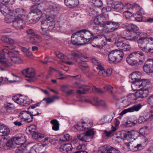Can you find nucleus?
<instances>
[{
  "label": "nucleus",
  "mask_w": 153,
  "mask_h": 153,
  "mask_svg": "<svg viewBox=\"0 0 153 153\" xmlns=\"http://www.w3.org/2000/svg\"><path fill=\"white\" fill-rule=\"evenodd\" d=\"M36 129V127L34 125H32L27 127L26 129V131L28 134L35 133Z\"/></svg>",
  "instance_id": "nucleus-47"
},
{
  "label": "nucleus",
  "mask_w": 153,
  "mask_h": 153,
  "mask_svg": "<svg viewBox=\"0 0 153 153\" xmlns=\"http://www.w3.org/2000/svg\"><path fill=\"white\" fill-rule=\"evenodd\" d=\"M24 16H17L15 15L14 18L13 27L17 30H20L22 29L25 25V22L23 19Z\"/></svg>",
  "instance_id": "nucleus-7"
},
{
  "label": "nucleus",
  "mask_w": 153,
  "mask_h": 153,
  "mask_svg": "<svg viewBox=\"0 0 153 153\" xmlns=\"http://www.w3.org/2000/svg\"><path fill=\"white\" fill-rule=\"evenodd\" d=\"M123 16L126 19H130L132 16V14L128 10L125 11L123 13Z\"/></svg>",
  "instance_id": "nucleus-54"
},
{
  "label": "nucleus",
  "mask_w": 153,
  "mask_h": 153,
  "mask_svg": "<svg viewBox=\"0 0 153 153\" xmlns=\"http://www.w3.org/2000/svg\"><path fill=\"white\" fill-rule=\"evenodd\" d=\"M55 54L58 58L61 59L63 63L67 64V57L66 56H64L62 53L58 51L56 52Z\"/></svg>",
  "instance_id": "nucleus-39"
},
{
  "label": "nucleus",
  "mask_w": 153,
  "mask_h": 153,
  "mask_svg": "<svg viewBox=\"0 0 153 153\" xmlns=\"http://www.w3.org/2000/svg\"><path fill=\"white\" fill-rule=\"evenodd\" d=\"M135 9L136 10V14L139 16H142L144 14V12L143 9L141 8L138 5L136 4L135 5Z\"/></svg>",
  "instance_id": "nucleus-44"
},
{
  "label": "nucleus",
  "mask_w": 153,
  "mask_h": 153,
  "mask_svg": "<svg viewBox=\"0 0 153 153\" xmlns=\"http://www.w3.org/2000/svg\"><path fill=\"white\" fill-rule=\"evenodd\" d=\"M102 38H105L106 40L109 42H115L117 44V41L118 40V39L120 38L121 37L120 36L117 35L116 36L114 35H111L110 36L105 37L103 35H102Z\"/></svg>",
  "instance_id": "nucleus-31"
},
{
  "label": "nucleus",
  "mask_w": 153,
  "mask_h": 153,
  "mask_svg": "<svg viewBox=\"0 0 153 153\" xmlns=\"http://www.w3.org/2000/svg\"><path fill=\"white\" fill-rule=\"evenodd\" d=\"M71 54L74 59L80 58L81 61L87 62L88 60L87 56H83L81 53L77 51H72Z\"/></svg>",
  "instance_id": "nucleus-22"
},
{
  "label": "nucleus",
  "mask_w": 153,
  "mask_h": 153,
  "mask_svg": "<svg viewBox=\"0 0 153 153\" xmlns=\"http://www.w3.org/2000/svg\"><path fill=\"white\" fill-rule=\"evenodd\" d=\"M90 2L93 6L97 7H101L103 5L101 0H90Z\"/></svg>",
  "instance_id": "nucleus-40"
},
{
  "label": "nucleus",
  "mask_w": 153,
  "mask_h": 153,
  "mask_svg": "<svg viewBox=\"0 0 153 153\" xmlns=\"http://www.w3.org/2000/svg\"><path fill=\"white\" fill-rule=\"evenodd\" d=\"M132 7V5L129 3L125 4V6H124L123 3L122 2H119L113 5L112 7L116 11L120 12L123 11L124 9H130Z\"/></svg>",
  "instance_id": "nucleus-14"
},
{
  "label": "nucleus",
  "mask_w": 153,
  "mask_h": 153,
  "mask_svg": "<svg viewBox=\"0 0 153 153\" xmlns=\"http://www.w3.org/2000/svg\"><path fill=\"white\" fill-rule=\"evenodd\" d=\"M55 25L54 17L50 15H46L42 18L41 28L43 31L48 33L53 30Z\"/></svg>",
  "instance_id": "nucleus-3"
},
{
  "label": "nucleus",
  "mask_w": 153,
  "mask_h": 153,
  "mask_svg": "<svg viewBox=\"0 0 153 153\" xmlns=\"http://www.w3.org/2000/svg\"><path fill=\"white\" fill-rule=\"evenodd\" d=\"M13 15H8L6 16L5 19V21L7 23H10L11 22H13L14 19L13 18Z\"/></svg>",
  "instance_id": "nucleus-57"
},
{
  "label": "nucleus",
  "mask_w": 153,
  "mask_h": 153,
  "mask_svg": "<svg viewBox=\"0 0 153 153\" xmlns=\"http://www.w3.org/2000/svg\"><path fill=\"white\" fill-rule=\"evenodd\" d=\"M78 2L77 0H68V6L74 7L77 5Z\"/></svg>",
  "instance_id": "nucleus-52"
},
{
  "label": "nucleus",
  "mask_w": 153,
  "mask_h": 153,
  "mask_svg": "<svg viewBox=\"0 0 153 153\" xmlns=\"http://www.w3.org/2000/svg\"><path fill=\"white\" fill-rule=\"evenodd\" d=\"M102 35H98L94 37L90 41V43L94 47H103L105 45V42L101 38Z\"/></svg>",
  "instance_id": "nucleus-12"
},
{
  "label": "nucleus",
  "mask_w": 153,
  "mask_h": 153,
  "mask_svg": "<svg viewBox=\"0 0 153 153\" xmlns=\"http://www.w3.org/2000/svg\"><path fill=\"white\" fill-rule=\"evenodd\" d=\"M103 17V16H96L92 21V23H94L96 25H100V27H105V25H104L101 22L100 20Z\"/></svg>",
  "instance_id": "nucleus-38"
},
{
  "label": "nucleus",
  "mask_w": 153,
  "mask_h": 153,
  "mask_svg": "<svg viewBox=\"0 0 153 153\" xmlns=\"http://www.w3.org/2000/svg\"><path fill=\"white\" fill-rule=\"evenodd\" d=\"M138 134L139 132L135 130L127 131H123L120 133L121 138L124 140L137 137L138 136Z\"/></svg>",
  "instance_id": "nucleus-10"
},
{
  "label": "nucleus",
  "mask_w": 153,
  "mask_h": 153,
  "mask_svg": "<svg viewBox=\"0 0 153 153\" xmlns=\"http://www.w3.org/2000/svg\"><path fill=\"white\" fill-rule=\"evenodd\" d=\"M51 123L53 126L52 127V129L53 130L57 131L59 129V122L56 119H53L51 121Z\"/></svg>",
  "instance_id": "nucleus-42"
},
{
  "label": "nucleus",
  "mask_w": 153,
  "mask_h": 153,
  "mask_svg": "<svg viewBox=\"0 0 153 153\" xmlns=\"http://www.w3.org/2000/svg\"><path fill=\"white\" fill-rule=\"evenodd\" d=\"M32 136L35 139L41 141V139L44 138V135L39 132H36L32 134Z\"/></svg>",
  "instance_id": "nucleus-41"
},
{
  "label": "nucleus",
  "mask_w": 153,
  "mask_h": 153,
  "mask_svg": "<svg viewBox=\"0 0 153 153\" xmlns=\"http://www.w3.org/2000/svg\"><path fill=\"white\" fill-rule=\"evenodd\" d=\"M124 54L121 50L116 49L110 52L108 54V60L111 63L117 64L122 60Z\"/></svg>",
  "instance_id": "nucleus-4"
},
{
  "label": "nucleus",
  "mask_w": 153,
  "mask_h": 153,
  "mask_svg": "<svg viewBox=\"0 0 153 153\" xmlns=\"http://www.w3.org/2000/svg\"><path fill=\"white\" fill-rule=\"evenodd\" d=\"M15 141L14 140H13V138H11V140H8L7 142L6 146L8 147H12L13 145L15 144Z\"/></svg>",
  "instance_id": "nucleus-62"
},
{
  "label": "nucleus",
  "mask_w": 153,
  "mask_h": 153,
  "mask_svg": "<svg viewBox=\"0 0 153 153\" xmlns=\"http://www.w3.org/2000/svg\"><path fill=\"white\" fill-rule=\"evenodd\" d=\"M132 90L134 91H137L138 88L141 87V85L139 81H133L131 85Z\"/></svg>",
  "instance_id": "nucleus-43"
},
{
  "label": "nucleus",
  "mask_w": 153,
  "mask_h": 153,
  "mask_svg": "<svg viewBox=\"0 0 153 153\" xmlns=\"http://www.w3.org/2000/svg\"><path fill=\"white\" fill-rule=\"evenodd\" d=\"M30 42L33 44H37L40 43L42 40L38 35H33L30 38Z\"/></svg>",
  "instance_id": "nucleus-34"
},
{
  "label": "nucleus",
  "mask_w": 153,
  "mask_h": 153,
  "mask_svg": "<svg viewBox=\"0 0 153 153\" xmlns=\"http://www.w3.org/2000/svg\"><path fill=\"white\" fill-rule=\"evenodd\" d=\"M138 29V27L135 25H128L126 31L127 35L124 38L131 41L137 40L138 46L143 52L153 53V38L147 37L146 35L143 33L137 32Z\"/></svg>",
  "instance_id": "nucleus-1"
},
{
  "label": "nucleus",
  "mask_w": 153,
  "mask_h": 153,
  "mask_svg": "<svg viewBox=\"0 0 153 153\" xmlns=\"http://www.w3.org/2000/svg\"><path fill=\"white\" fill-rule=\"evenodd\" d=\"M77 35L81 38V41L84 44L89 42L93 34L90 31L85 29L79 31L77 32Z\"/></svg>",
  "instance_id": "nucleus-6"
},
{
  "label": "nucleus",
  "mask_w": 153,
  "mask_h": 153,
  "mask_svg": "<svg viewBox=\"0 0 153 153\" xmlns=\"http://www.w3.org/2000/svg\"><path fill=\"white\" fill-rule=\"evenodd\" d=\"M129 77L134 81H139L141 78V73L139 71H136L133 72Z\"/></svg>",
  "instance_id": "nucleus-29"
},
{
  "label": "nucleus",
  "mask_w": 153,
  "mask_h": 153,
  "mask_svg": "<svg viewBox=\"0 0 153 153\" xmlns=\"http://www.w3.org/2000/svg\"><path fill=\"white\" fill-rule=\"evenodd\" d=\"M67 144L65 143L60 147V151L63 153H67Z\"/></svg>",
  "instance_id": "nucleus-58"
},
{
  "label": "nucleus",
  "mask_w": 153,
  "mask_h": 153,
  "mask_svg": "<svg viewBox=\"0 0 153 153\" xmlns=\"http://www.w3.org/2000/svg\"><path fill=\"white\" fill-rule=\"evenodd\" d=\"M103 88L105 91H107L110 93H112L113 91L112 89L113 88L111 85H107L104 86Z\"/></svg>",
  "instance_id": "nucleus-59"
},
{
  "label": "nucleus",
  "mask_w": 153,
  "mask_h": 153,
  "mask_svg": "<svg viewBox=\"0 0 153 153\" xmlns=\"http://www.w3.org/2000/svg\"><path fill=\"white\" fill-rule=\"evenodd\" d=\"M1 39L3 42L10 45H12L15 43L14 39L6 36H2Z\"/></svg>",
  "instance_id": "nucleus-33"
},
{
  "label": "nucleus",
  "mask_w": 153,
  "mask_h": 153,
  "mask_svg": "<svg viewBox=\"0 0 153 153\" xmlns=\"http://www.w3.org/2000/svg\"><path fill=\"white\" fill-rule=\"evenodd\" d=\"M5 107L7 109H10L14 108V106L11 103H6L5 104Z\"/></svg>",
  "instance_id": "nucleus-64"
},
{
  "label": "nucleus",
  "mask_w": 153,
  "mask_h": 153,
  "mask_svg": "<svg viewBox=\"0 0 153 153\" xmlns=\"http://www.w3.org/2000/svg\"><path fill=\"white\" fill-rule=\"evenodd\" d=\"M92 89L93 91L100 94H102L104 93V92L101 90L94 86L92 88Z\"/></svg>",
  "instance_id": "nucleus-61"
},
{
  "label": "nucleus",
  "mask_w": 153,
  "mask_h": 153,
  "mask_svg": "<svg viewBox=\"0 0 153 153\" xmlns=\"http://www.w3.org/2000/svg\"><path fill=\"white\" fill-rule=\"evenodd\" d=\"M13 140H14L15 144L20 145L24 144L26 140L25 136L23 135H21L20 136L13 137Z\"/></svg>",
  "instance_id": "nucleus-27"
},
{
  "label": "nucleus",
  "mask_w": 153,
  "mask_h": 153,
  "mask_svg": "<svg viewBox=\"0 0 153 153\" xmlns=\"http://www.w3.org/2000/svg\"><path fill=\"white\" fill-rule=\"evenodd\" d=\"M45 149L42 144H37L34 145L31 149L30 153H43Z\"/></svg>",
  "instance_id": "nucleus-20"
},
{
  "label": "nucleus",
  "mask_w": 153,
  "mask_h": 153,
  "mask_svg": "<svg viewBox=\"0 0 153 153\" xmlns=\"http://www.w3.org/2000/svg\"><path fill=\"white\" fill-rule=\"evenodd\" d=\"M13 63H22V60L19 57L15 56L13 57L10 60Z\"/></svg>",
  "instance_id": "nucleus-51"
},
{
  "label": "nucleus",
  "mask_w": 153,
  "mask_h": 153,
  "mask_svg": "<svg viewBox=\"0 0 153 153\" xmlns=\"http://www.w3.org/2000/svg\"><path fill=\"white\" fill-rule=\"evenodd\" d=\"M22 73L25 77L29 78L30 80H32V78L34 76L35 71L33 68H28L23 70Z\"/></svg>",
  "instance_id": "nucleus-24"
},
{
  "label": "nucleus",
  "mask_w": 153,
  "mask_h": 153,
  "mask_svg": "<svg viewBox=\"0 0 153 153\" xmlns=\"http://www.w3.org/2000/svg\"><path fill=\"white\" fill-rule=\"evenodd\" d=\"M27 12V11L24 9L20 8V14H19L17 15H16L17 16H19L21 15V16H24L23 17V19H24L25 16L26 14V13Z\"/></svg>",
  "instance_id": "nucleus-63"
},
{
  "label": "nucleus",
  "mask_w": 153,
  "mask_h": 153,
  "mask_svg": "<svg viewBox=\"0 0 153 153\" xmlns=\"http://www.w3.org/2000/svg\"><path fill=\"white\" fill-rule=\"evenodd\" d=\"M145 57L142 52L135 51L131 53L127 56L126 61L130 65H137L143 62L145 60Z\"/></svg>",
  "instance_id": "nucleus-2"
},
{
  "label": "nucleus",
  "mask_w": 153,
  "mask_h": 153,
  "mask_svg": "<svg viewBox=\"0 0 153 153\" xmlns=\"http://www.w3.org/2000/svg\"><path fill=\"white\" fill-rule=\"evenodd\" d=\"M4 80L6 83H11L16 81L14 79H12V77H10V78L5 77Z\"/></svg>",
  "instance_id": "nucleus-60"
},
{
  "label": "nucleus",
  "mask_w": 153,
  "mask_h": 153,
  "mask_svg": "<svg viewBox=\"0 0 153 153\" xmlns=\"http://www.w3.org/2000/svg\"><path fill=\"white\" fill-rule=\"evenodd\" d=\"M86 62L81 61L79 63V67L84 72H86L89 71V68L86 64Z\"/></svg>",
  "instance_id": "nucleus-37"
},
{
  "label": "nucleus",
  "mask_w": 153,
  "mask_h": 153,
  "mask_svg": "<svg viewBox=\"0 0 153 153\" xmlns=\"http://www.w3.org/2000/svg\"><path fill=\"white\" fill-rule=\"evenodd\" d=\"M40 113L37 112L35 114L33 111L29 112L27 111H23L21 112L19 116V119H21L22 121L26 123H29L31 122L33 120V116L39 115Z\"/></svg>",
  "instance_id": "nucleus-5"
},
{
  "label": "nucleus",
  "mask_w": 153,
  "mask_h": 153,
  "mask_svg": "<svg viewBox=\"0 0 153 153\" xmlns=\"http://www.w3.org/2000/svg\"><path fill=\"white\" fill-rule=\"evenodd\" d=\"M10 60H6L5 59H2L0 63L3 66L5 67H7L11 66L12 65V62H10Z\"/></svg>",
  "instance_id": "nucleus-45"
},
{
  "label": "nucleus",
  "mask_w": 153,
  "mask_h": 153,
  "mask_svg": "<svg viewBox=\"0 0 153 153\" xmlns=\"http://www.w3.org/2000/svg\"><path fill=\"white\" fill-rule=\"evenodd\" d=\"M88 125L87 123L84 122H80L75 125L76 129L79 132L84 131L88 130Z\"/></svg>",
  "instance_id": "nucleus-25"
},
{
  "label": "nucleus",
  "mask_w": 153,
  "mask_h": 153,
  "mask_svg": "<svg viewBox=\"0 0 153 153\" xmlns=\"http://www.w3.org/2000/svg\"><path fill=\"white\" fill-rule=\"evenodd\" d=\"M125 144L129 149L133 152L141 150L143 149V146L141 144H136L133 141L132 142H130L129 143H126Z\"/></svg>",
  "instance_id": "nucleus-16"
},
{
  "label": "nucleus",
  "mask_w": 153,
  "mask_h": 153,
  "mask_svg": "<svg viewBox=\"0 0 153 153\" xmlns=\"http://www.w3.org/2000/svg\"><path fill=\"white\" fill-rule=\"evenodd\" d=\"M113 118V116L110 114L105 116L101 121H104V123H109L111 121Z\"/></svg>",
  "instance_id": "nucleus-49"
},
{
  "label": "nucleus",
  "mask_w": 153,
  "mask_h": 153,
  "mask_svg": "<svg viewBox=\"0 0 153 153\" xmlns=\"http://www.w3.org/2000/svg\"><path fill=\"white\" fill-rule=\"evenodd\" d=\"M142 107V106L140 104L135 105L129 108L124 109L120 114L122 116L128 112L137 111L141 108Z\"/></svg>",
  "instance_id": "nucleus-18"
},
{
  "label": "nucleus",
  "mask_w": 153,
  "mask_h": 153,
  "mask_svg": "<svg viewBox=\"0 0 153 153\" xmlns=\"http://www.w3.org/2000/svg\"><path fill=\"white\" fill-rule=\"evenodd\" d=\"M112 69L111 68L108 69L106 71L104 69L99 71L98 72L99 75L102 76L107 77L111 75L112 72Z\"/></svg>",
  "instance_id": "nucleus-30"
},
{
  "label": "nucleus",
  "mask_w": 153,
  "mask_h": 153,
  "mask_svg": "<svg viewBox=\"0 0 153 153\" xmlns=\"http://www.w3.org/2000/svg\"><path fill=\"white\" fill-rule=\"evenodd\" d=\"M94 134V131L93 129L87 130L85 133L80 134L78 136V138L81 141L88 142L91 140Z\"/></svg>",
  "instance_id": "nucleus-8"
},
{
  "label": "nucleus",
  "mask_w": 153,
  "mask_h": 153,
  "mask_svg": "<svg viewBox=\"0 0 153 153\" xmlns=\"http://www.w3.org/2000/svg\"><path fill=\"white\" fill-rule=\"evenodd\" d=\"M59 97L56 96H53L51 97H48L47 98H44L43 100H45L47 103L50 104L56 100H58Z\"/></svg>",
  "instance_id": "nucleus-48"
},
{
  "label": "nucleus",
  "mask_w": 153,
  "mask_h": 153,
  "mask_svg": "<svg viewBox=\"0 0 153 153\" xmlns=\"http://www.w3.org/2000/svg\"><path fill=\"white\" fill-rule=\"evenodd\" d=\"M76 84L77 85L76 87H79L78 89L76 91V92L78 94H85L91 88L88 85H82L77 83H76Z\"/></svg>",
  "instance_id": "nucleus-23"
},
{
  "label": "nucleus",
  "mask_w": 153,
  "mask_h": 153,
  "mask_svg": "<svg viewBox=\"0 0 153 153\" xmlns=\"http://www.w3.org/2000/svg\"><path fill=\"white\" fill-rule=\"evenodd\" d=\"M97 153H120V152L118 149L112 147H109L105 148L102 151H99Z\"/></svg>",
  "instance_id": "nucleus-28"
},
{
  "label": "nucleus",
  "mask_w": 153,
  "mask_h": 153,
  "mask_svg": "<svg viewBox=\"0 0 153 153\" xmlns=\"http://www.w3.org/2000/svg\"><path fill=\"white\" fill-rule=\"evenodd\" d=\"M149 91L147 88H141L138 90L135 94V96L137 98H143L148 96Z\"/></svg>",
  "instance_id": "nucleus-19"
},
{
  "label": "nucleus",
  "mask_w": 153,
  "mask_h": 153,
  "mask_svg": "<svg viewBox=\"0 0 153 153\" xmlns=\"http://www.w3.org/2000/svg\"><path fill=\"white\" fill-rule=\"evenodd\" d=\"M139 134L141 135L147 134L149 133V130L147 127L144 126L141 128L139 131Z\"/></svg>",
  "instance_id": "nucleus-46"
},
{
  "label": "nucleus",
  "mask_w": 153,
  "mask_h": 153,
  "mask_svg": "<svg viewBox=\"0 0 153 153\" xmlns=\"http://www.w3.org/2000/svg\"><path fill=\"white\" fill-rule=\"evenodd\" d=\"M13 99L16 102L24 106L29 105L32 103V100H26L24 96L16 95L13 97Z\"/></svg>",
  "instance_id": "nucleus-9"
},
{
  "label": "nucleus",
  "mask_w": 153,
  "mask_h": 153,
  "mask_svg": "<svg viewBox=\"0 0 153 153\" xmlns=\"http://www.w3.org/2000/svg\"><path fill=\"white\" fill-rule=\"evenodd\" d=\"M148 115H146L145 117L140 116L138 119V122L139 123H142L146 121L149 118V117H147Z\"/></svg>",
  "instance_id": "nucleus-55"
},
{
  "label": "nucleus",
  "mask_w": 153,
  "mask_h": 153,
  "mask_svg": "<svg viewBox=\"0 0 153 153\" xmlns=\"http://www.w3.org/2000/svg\"><path fill=\"white\" fill-rule=\"evenodd\" d=\"M130 101V100H128V99L123 98L121 101V105L124 107L128 106L131 104Z\"/></svg>",
  "instance_id": "nucleus-50"
},
{
  "label": "nucleus",
  "mask_w": 153,
  "mask_h": 153,
  "mask_svg": "<svg viewBox=\"0 0 153 153\" xmlns=\"http://www.w3.org/2000/svg\"><path fill=\"white\" fill-rule=\"evenodd\" d=\"M141 86H146L149 85L150 83V82L149 80L144 79L139 80Z\"/></svg>",
  "instance_id": "nucleus-56"
},
{
  "label": "nucleus",
  "mask_w": 153,
  "mask_h": 153,
  "mask_svg": "<svg viewBox=\"0 0 153 153\" xmlns=\"http://www.w3.org/2000/svg\"><path fill=\"white\" fill-rule=\"evenodd\" d=\"M105 25H108L109 27L106 31L107 32H111L116 30L120 27V24L117 22H112L110 21L105 22Z\"/></svg>",
  "instance_id": "nucleus-17"
},
{
  "label": "nucleus",
  "mask_w": 153,
  "mask_h": 153,
  "mask_svg": "<svg viewBox=\"0 0 153 153\" xmlns=\"http://www.w3.org/2000/svg\"><path fill=\"white\" fill-rule=\"evenodd\" d=\"M39 16L36 17L35 16H33V17L28 20L27 22L29 24H34L36 23L39 20Z\"/></svg>",
  "instance_id": "nucleus-53"
},
{
  "label": "nucleus",
  "mask_w": 153,
  "mask_h": 153,
  "mask_svg": "<svg viewBox=\"0 0 153 153\" xmlns=\"http://www.w3.org/2000/svg\"><path fill=\"white\" fill-rule=\"evenodd\" d=\"M92 103L94 105L96 106H104L105 105V102L104 101L100 100L97 97L94 98Z\"/></svg>",
  "instance_id": "nucleus-35"
},
{
  "label": "nucleus",
  "mask_w": 153,
  "mask_h": 153,
  "mask_svg": "<svg viewBox=\"0 0 153 153\" xmlns=\"http://www.w3.org/2000/svg\"><path fill=\"white\" fill-rule=\"evenodd\" d=\"M1 128V130H0V133L1 134V135L7 136L10 134V130L7 126L2 124Z\"/></svg>",
  "instance_id": "nucleus-32"
},
{
  "label": "nucleus",
  "mask_w": 153,
  "mask_h": 153,
  "mask_svg": "<svg viewBox=\"0 0 153 153\" xmlns=\"http://www.w3.org/2000/svg\"><path fill=\"white\" fill-rule=\"evenodd\" d=\"M120 38L117 42V46L118 48L123 51H129L131 49V45L128 43L123 42L122 37Z\"/></svg>",
  "instance_id": "nucleus-13"
},
{
  "label": "nucleus",
  "mask_w": 153,
  "mask_h": 153,
  "mask_svg": "<svg viewBox=\"0 0 153 153\" xmlns=\"http://www.w3.org/2000/svg\"><path fill=\"white\" fill-rule=\"evenodd\" d=\"M31 11L32 12L34 13H36L37 15L40 16L42 18L46 15L45 14H42V11L36 8L34 6L32 7L31 9Z\"/></svg>",
  "instance_id": "nucleus-36"
},
{
  "label": "nucleus",
  "mask_w": 153,
  "mask_h": 153,
  "mask_svg": "<svg viewBox=\"0 0 153 153\" xmlns=\"http://www.w3.org/2000/svg\"><path fill=\"white\" fill-rule=\"evenodd\" d=\"M45 5L47 8H45L44 10L47 12L51 11L57 12L60 9L61 6L56 3H52L51 2H47Z\"/></svg>",
  "instance_id": "nucleus-11"
},
{
  "label": "nucleus",
  "mask_w": 153,
  "mask_h": 153,
  "mask_svg": "<svg viewBox=\"0 0 153 153\" xmlns=\"http://www.w3.org/2000/svg\"><path fill=\"white\" fill-rule=\"evenodd\" d=\"M71 42L74 45H84L81 41V38L77 35V33L73 34L71 36Z\"/></svg>",
  "instance_id": "nucleus-26"
},
{
  "label": "nucleus",
  "mask_w": 153,
  "mask_h": 153,
  "mask_svg": "<svg viewBox=\"0 0 153 153\" xmlns=\"http://www.w3.org/2000/svg\"><path fill=\"white\" fill-rule=\"evenodd\" d=\"M0 10L4 16H7L8 15H13L12 8L8 7L6 4H1L0 5Z\"/></svg>",
  "instance_id": "nucleus-21"
},
{
  "label": "nucleus",
  "mask_w": 153,
  "mask_h": 153,
  "mask_svg": "<svg viewBox=\"0 0 153 153\" xmlns=\"http://www.w3.org/2000/svg\"><path fill=\"white\" fill-rule=\"evenodd\" d=\"M143 69L144 71L147 73L149 75V74L152 73L153 69V59H149L145 63L143 67Z\"/></svg>",
  "instance_id": "nucleus-15"
}]
</instances>
